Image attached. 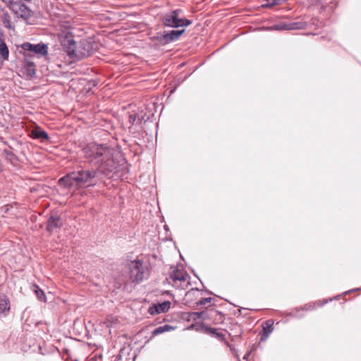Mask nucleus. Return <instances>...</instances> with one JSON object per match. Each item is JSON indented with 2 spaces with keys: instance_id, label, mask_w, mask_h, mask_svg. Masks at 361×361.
Masks as SVG:
<instances>
[{
  "instance_id": "5701e85b",
  "label": "nucleus",
  "mask_w": 361,
  "mask_h": 361,
  "mask_svg": "<svg viewBox=\"0 0 361 361\" xmlns=\"http://www.w3.org/2000/svg\"><path fill=\"white\" fill-rule=\"evenodd\" d=\"M36 294L40 300H43L44 299V294L42 290L39 289L36 290Z\"/></svg>"
},
{
  "instance_id": "dca6fc26",
  "label": "nucleus",
  "mask_w": 361,
  "mask_h": 361,
  "mask_svg": "<svg viewBox=\"0 0 361 361\" xmlns=\"http://www.w3.org/2000/svg\"><path fill=\"white\" fill-rule=\"evenodd\" d=\"M24 68L25 69L26 73L27 75L32 77L36 73L35 65L32 61H30L28 59L26 58Z\"/></svg>"
},
{
  "instance_id": "f8f14e48",
  "label": "nucleus",
  "mask_w": 361,
  "mask_h": 361,
  "mask_svg": "<svg viewBox=\"0 0 361 361\" xmlns=\"http://www.w3.org/2000/svg\"><path fill=\"white\" fill-rule=\"evenodd\" d=\"M10 310V301L8 297L0 293V315H6Z\"/></svg>"
},
{
  "instance_id": "a211bd4d",
  "label": "nucleus",
  "mask_w": 361,
  "mask_h": 361,
  "mask_svg": "<svg viewBox=\"0 0 361 361\" xmlns=\"http://www.w3.org/2000/svg\"><path fill=\"white\" fill-rule=\"evenodd\" d=\"M207 317V312L205 311L194 312L190 314V319L192 318L195 320L197 319L204 320L206 319Z\"/></svg>"
},
{
  "instance_id": "cd10ccee",
  "label": "nucleus",
  "mask_w": 361,
  "mask_h": 361,
  "mask_svg": "<svg viewBox=\"0 0 361 361\" xmlns=\"http://www.w3.org/2000/svg\"><path fill=\"white\" fill-rule=\"evenodd\" d=\"M358 290V288L353 289V290H349L348 292H353V291H355V290Z\"/></svg>"
},
{
  "instance_id": "0eeeda50",
  "label": "nucleus",
  "mask_w": 361,
  "mask_h": 361,
  "mask_svg": "<svg viewBox=\"0 0 361 361\" xmlns=\"http://www.w3.org/2000/svg\"><path fill=\"white\" fill-rule=\"evenodd\" d=\"M9 8L19 18L27 20L33 16L32 11L24 4L19 1H10Z\"/></svg>"
},
{
  "instance_id": "1a4fd4ad",
  "label": "nucleus",
  "mask_w": 361,
  "mask_h": 361,
  "mask_svg": "<svg viewBox=\"0 0 361 361\" xmlns=\"http://www.w3.org/2000/svg\"><path fill=\"white\" fill-rule=\"evenodd\" d=\"M184 32V29L180 30H171L169 32H164V34L158 37V39L165 44H169L178 40Z\"/></svg>"
},
{
  "instance_id": "6e6552de",
  "label": "nucleus",
  "mask_w": 361,
  "mask_h": 361,
  "mask_svg": "<svg viewBox=\"0 0 361 361\" xmlns=\"http://www.w3.org/2000/svg\"><path fill=\"white\" fill-rule=\"evenodd\" d=\"M306 23L302 21H297L293 23H281L274 25L271 29L276 30H300L305 28Z\"/></svg>"
},
{
  "instance_id": "7ed1b4c3",
  "label": "nucleus",
  "mask_w": 361,
  "mask_h": 361,
  "mask_svg": "<svg viewBox=\"0 0 361 361\" xmlns=\"http://www.w3.org/2000/svg\"><path fill=\"white\" fill-rule=\"evenodd\" d=\"M68 42L70 44L69 55L78 59L89 56L96 49V44L91 39H81L77 45L72 39H68Z\"/></svg>"
},
{
  "instance_id": "20e7f679",
  "label": "nucleus",
  "mask_w": 361,
  "mask_h": 361,
  "mask_svg": "<svg viewBox=\"0 0 361 361\" xmlns=\"http://www.w3.org/2000/svg\"><path fill=\"white\" fill-rule=\"evenodd\" d=\"M180 10H174L166 13L162 19L163 24L166 27L176 28L190 25L192 21L185 18H180Z\"/></svg>"
},
{
  "instance_id": "b1692460",
  "label": "nucleus",
  "mask_w": 361,
  "mask_h": 361,
  "mask_svg": "<svg viewBox=\"0 0 361 361\" xmlns=\"http://www.w3.org/2000/svg\"><path fill=\"white\" fill-rule=\"evenodd\" d=\"M161 327L163 329L164 332H166V331H169L171 330L175 329V327L170 326L169 324L163 325V326H161Z\"/></svg>"
},
{
  "instance_id": "6ab92c4d",
  "label": "nucleus",
  "mask_w": 361,
  "mask_h": 361,
  "mask_svg": "<svg viewBox=\"0 0 361 361\" xmlns=\"http://www.w3.org/2000/svg\"><path fill=\"white\" fill-rule=\"evenodd\" d=\"M142 118H140L137 114H130L129 116V122L134 125H138V124H140L142 123Z\"/></svg>"
},
{
  "instance_id": "f257e3e1",
  "label": "nucleus",
  "mask_w": 361,
  "mask_h": 361,
  "mask_svg": "<svg viewBox=\"0 0 361 361\" xmlns=\"http://www.w3.org/2000/svg\"><path fill=\"white\" fill-rule=\"evenodd\" d=\"M115 150L106 145L91 142L83 149L82 153L90 164L97 166V169H80L71 172L59 180L60 185L65 188H80L85 185H94V179L98 172L107 175L116 169V164L114 160Z\"/></svg>"
},
{
  "instance_id": "412c9836",
  "label": "nucleus",
  "mask_w": 361,
  "mask_h": 361,
  "mask_svg": "<svg viewBox=\"0 0 361 361\" xmlns=\"http://www.w3.org/2000/svg\"><path fill=\"white\" fill-rule=\"evenodd\" d=\"M212 298H202L201 300H200L199 301H197L196 302V304L197 305H204L209 302H210L212 301Z\"/></svg>"
},
{
  "instance_id": "bb28decb",
  "label": "nucleus",
  "mask_w": 361,
  "mask_h": 361,
  "mask_svg": "<svg viewBox=\"0 0 361 361\" xmlns=\"http://www.w3.org/2000/svg\"><path fill=\"white\" fill-rule=\"evenodd\" d=\"M198 290V289H192L190 290V291L188 292V293L186 294V295H190L192 292H195V291H197Z\"/></svg>"
},
{
  "instance_id": "9b49d317",
  "label": "nucleus",
  "mask_w": 361,
  "mask_h": 361,
  "mask_svg": "<svg viewBox=\"0 0 361 361\" xmlns=\"http://www.w3.org/2000/svg\"><path fill=\"white\" fill-rule=\"evenodd\" d=\"M30 136L33 139L40 140L42 142L48 140L49 137L48 133L39 127L31 130L30 132Z\"/></svg>"
},
{
  "instance_id": "a878e982",
  "label": "nucleus",
  "mask_w": 361,
  "mask_h": 361,
  "mask_svg": "<svg viewBox=\"0 0 361 361\" xmlns=\"http://www.w3.org/2000/svg\"><path fill=\"white\" fill-rule=\"evenodd\" d=\"M250 355V352H247V353L244 355L243 359H244V360H247V359H248V357H249Z\"/></svg>"
},
{
  "instance_id": "423d86ee",
  "label": "nucleus",
  "mask_w": 361,
  "mask_h": 361,
  "mask_svg": "<svg viewBox=\"0 0 361 361\" xmlns=\"http://www.w3.org/2000/svg\"><path fill=\"white\" fill-rule=\"evenodd\" d=\"M22 49L28 53L25 54V57H32L37 55L38 57L46 56L48 53V47L43 43L33 44L30 42H25L21 46Z\"/></svg>"
},
{
  "instance_id": "f03ea898",
  "label": "nucleus",
  "mask_w": 361,
  "mask_h": 361,
  "mask_svg": "<svg viewBox=\"0 0 361 361\" xmlns=\"http://www.w3.org/2000/svg\"><path fill=\"white\" fill-rule=\"evenodd\" d=\"M128 279L132 283H140L150 276V267L147 262L135 259L127 263Z\"/></svg>"
},
{
  "instance_id": "aec40b11",
  "label": "nucleus",
  "mask_w": 361,
  "mask_h": 361,
  "mask_svg": "<svg viewBox=\"0 0 361 361\" xmlns=\"http://www.w3.org/2000/svg\"><path fill=\"white\" fill-rule=\"evenodd\" d=\"M206 329L210 334L215 336L216 338H221L224 337V334L221 332L217 331L216 329L207 327Z\"/></svg>"
},
{
  "instance_id": "4be33fe9",
  "label": "nucleus",
  "mask_w": 361,
  "mask_h": 361,
  "mask_svg": "<svg viewBox=\"0 0 361 361\" xmlns=\"http://www.w3.org/2000/svg\"><path fill=\"white\" fill-rule=\"evenodd\" d=\"M164 333L161 326H158L152 332L153 336Z\"/></svg>"
},
{
  "instance_id": "393cba45",
  "label": "nucleus",
  "mask_w": 361,
  "mask_h": 361,
  "mask_svg": "<svg viewBox=\"0 0 361 361\" xmlns=\"http://www.w3.org/2000/svg\"><path fill=\"white\" fill-rule=\"evenodd\" d=\"M4 26L6 27H11V23H10V20L7 19V16H5V17H4Z\"/></svg>"
},
{
  "instance_id": "2eb2a0df",
  "label": "nucleus",
  "mask_w": 361,
  "mask_h": 361,
  "mask_svg": "<svg viewBox=\"0 0 361 361\" xmlns=\"http://www.w3.org/2000/svg\"><path fill=\"white\" fill-rule=\"evenodd\" d=\"M274 322L271 319L267 320L263 326L262 334L261 336V341H264L267 339L269 334L273 331Z\"/></svg>"
},
{
  "instance_id": "39448f33",
  "label": "nucleus",
  "mask_w": 361,
  "mask_h": 361,
  "mask_svg": "<svg viewBox=\"0 0 361 361\" xmlns=\"http://www.w3.org/2000/svg\"><path fill=\"white\" fill-rule=\"evenodd\" d=\"M188 274L182 269L174 268L168 279L169 283L176 288L184 289L188 286Z\"/></svg>"
},
{
  "instance_id": "9d476101",
  "label": "nucleus",
  "mask_w": 361,
  "mask_h": 361,
  "mask_svg": "<svg viewBox=\"0 0 361 361\" xmlns=\"http://www.w3.org/2000/svg\"><path fill=\"white\" fill-rule=\"evenodd\" d=\"M171 307V302L169 301H164L161 303H158L157 305H153L152 306L149 307L148 312L151 315H154L157 314L164 313L167 312Z\"/></svg>"
},
{
  "instance_id": "f3484780",
  "label": "nucleus",
  "mask_w": 361,
  "mask_h": 361,
  "mask_svg": "<svg viewBox=\"0 0 361 361\" xmlns=\"http://www.w3.org/2000/svg\"><path fill=\"white\" fill-rule=\"evenodd\" d=\"M8 49L6 44V43L2 41L0 42V55L3 58L4 60H7L8 58Z\"/></svg>"
},
{
  "instance_id": "ddd939ff",
  "label": "nucleus",
  "mask_w": 361,
  "mask_h": 361,
  "mask_svg": "<svg viewBox=\"0 0 361 361\" xmlns=\"http://www.w3.org/2000/svg\"><path fill=\"white\" fill-rule=\"evenodd\" d=\"M62 225L61 219L59 216H51L48 219L47 229L52 232L55 228H60Z\"/></svg>"
},
{
  "instance_id": "4468645a",
  "label": "nucleus",
  "mask_w": 361,
  "mask_h": 361,
  "mask_svg": "<svg viewBox=\"0 0 361 361\" xmlns=\"http://www.w3.org/2000/svg\"><path fill=\"white\" fill-rule=\"evenodd\" d=\"M326 302H327V301H324L322 303H321L320 302H316L312 304V303L306 304L302 307L295 308V312L290 313V315H291L293 317H298L297 312H298L299 310H306V311H312V310H314L317 307H321L324 304H326Z\"/></svg>"
}]
</instances>
